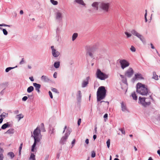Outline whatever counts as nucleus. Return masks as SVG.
<instances>
[{
  "label": "nucleus",
  "mask_w": 160,
  "mask_h": 160,
  "mask_svg": "<svg viewBox=\"0 0 160 160\" xmlns=\"http://www.w3.org/2000/svg\"><path fill=\"white\" fill-rule=\"evenodd\" d=\"M144 84L138 83L137 84L136 91L138 93L142 95H147L151 93L150 91Z\"/></svg>",
  "instance_id": "nucleus-1"
},
{
  "label": "nucleus",
  "mask_w": 160,
  "mask_h": 160,
  "mask_svg": "<svg viewBox=\"0 0 160 160\" xmlns=\"http://www.w3.org/2000/svg\"><path fill=\"white\" fill-rule=\"evenodd\" d=\"M106 92L107 90L104 86H102L98 88L97 92L98 102L100 101L105 98L106 95Z\"/></svg>",
  "instance_id": "nucleus-2"
},
{
  "label": "nucleus",
  "mask_w": 160,
  "mask_h": 160,
  "mask_svg": "<svg viewBox=\"0 0 160 160\" xmlns=\"http://www.w3.org/2000/svg\"><path fill=\"white\" fill-rule=\"evenodd\" d=\"M97 48L98 46L97 45L88 47L86 50V57L89 56L91 58L94 59V54L96 52Z\"/></svg>",
  "instance_id": "nucleus-3"
},
{
  "label": "nucleus",
  "mask_w": 160,
  "mask_h": 160,
  "mask_svg": "<svg viewBox=\"0 0 160 160\" xmlns=\"http://www.w3.org/2000/svg\"><path fill=\"white\" fill-rule=\"evenodd\" d=\"M151 99L152 102H154V100L152 97V95H150L149 97L148 98H143L139 97V102L143 106L146 107L147 106L150 105L151 104V101H149L148 102H146L147 99Z\"/></svg>",
  "instance_id": "nucleus-4"
},
{
  "label": "nucleus",
  "mask_w": 160,
  "mask_h": 160,
  "mask_svg": "<svg viewBox=\"0 0 160 160\" xmlns=\"http://www.w3.org/2000/svg\"><path fill=\"white\" fill-rule=\"evenodd\" d=\"M96 75L97 78L101 80H105L108 77V75L102 72L101 70L98 69L97 71Z\"/></svg>",
  "instance_id": "nucleus-5"
},
{
  "label": "nucleus",
  "mask_w": 160,
  "mask_h": 160,
  "mask_svg": "<svg viewBox=\"0 0 160 160\" xmlns=\"http://www.w3.org/2000/svg\"><path fill=\"white\" fill-rule=\"evenodd\" d=\"M110 6L109 3L102 2L101 4L100 8L105 12H107L108 11Z\"/></svg>",
  "instance_id": "nucleus-6"
},
{
  "label": "nucleus",
  "mask_w": 160,
  "mask_h": 160,
  "mask_svg": "<svg viewBox=\"0 0 160 160\" xmlns=\"http://www.w3.org/2000/svg\"><path fill=\"white\" fill-rule=\"evenodd\" d=\"M119 62L121 65V68L122 69H124L129 65V63L124 59L120 60Z\"/></svg>",
  "instance_id": "nucleus-7"
},
{
  "label": "nucleus",
  "mask_w": 160,
  "mask_h": 160,
  "mask_svg": "<svg viewBox=\"0 0 160 160\" xmlns=\"http://www.w3.org/2000/svg\"><path fill=\"white\" fill-rule=\"evenodd\" d=\"M55 14L56 19L59 21L62 20L63 18L62 12L59 11H58Z\"/></svg>",
  "instance_id": "nucleus-8"
},
{
  "label": "nucleus",
  "mask_w": 160,
  "mask_h": 160,
  "mask_svg": "<svg viewBox=\"0 0 160 160\" xmlns=\"http://www.w3.org/2000/svg\"><path fill=\"white\" fill-rule=\"evenodd\" d=\"M133 73L134 71L133 69L132 68H130L126 72L125 75L128 78H130L132 77Z\"/></svg>",
  "instance_id": "nucleus-9"
},
{
  "label": "nucleus",
  "mask_w": 160,
  "mask_h": 160,
  "mask_svg": "<svg viewBox=\"0 0 160 160\" xmlns=\"http://www.w3.org/2000/svg\"><path fill=\"white\" fill-rule=\"evenodd\" d=\"M136 79H144V78L142 77L141 74L137 73L135 75V77L132 79L133 80H135Z\"/></svg>",
  "instance_id": "nucleus-10"
},
{
  "label": "nucleus",
  "mask_w": 160,
  "mask_h": 160,
  "mask_svg": "<svg viewBox=\"0 0 160 160\" xmlns=\"http://www.w3.org/2000/svg\"><path fill=\"white\" fill-rule=\"evenodd\" d=\"M77 99L78 101L80 102L81 101L82 98V93L79 90L78 91L77 94L76 95Z\"/></svg>",
  "instance_id": "nucleus-11"
},
{
  "label": "nucleus",
  "mask_w": 160,
  "mask_h": 160,
  "mask_svg": "<svg viewBox=\"0 0 160 160\" xmlns=\"http://www.w3.org/2000/svg\"><path fill=\"white\" fill-rule=\"evenodd\" d=\"M89 79V77H88L86 78V80H83L82 83V88H84L87 86L88 83V80Z\"/></svg>",
  "instance_id": "nucleus-12"
},
{
  "label": "nucleus",
  "mask_w": 160,
  "mask_h": 160,
  "mask_svg": "<svg viewBox=\"0 0 160 160\" xmlns=\"http://www.w3.org/2000/svg\"><path fill=\"white\" fill-rule=\"evenodd\" d=\"M52 53L54 58L58 57L60 55V52L58 51H57L56 49L53 50V51H52Z\"/></svg>",
  "instance_id": "nucleus-13"
},
{
  "label": "nucleus",
  "mask_w": 160,
  "mask_h": 160,
  "mask_svg": "<svg viewBox=\"0 0 160 160\" xmlns=\"http://www.w3.org/2000/svg\"><path fill=\"white\" fill-rule=\"evenodd\" d=\"M68 137L64 135V136H63L60 141V143L62 144H65V142L67 139Z\"/></svg>",
  "instance_id": "nucleus-14"
},
{
  "label": "nucleus",
  "mask_w": 160,
  "mask_h": 160,
  "mask_svg": "<svg viewBox=\"0 0 160 160\" xmlns=\"http://www.w3.org/2000/svg\"><path fill=\"white\" fill-rule=\"evenodd\" d=\"M40 133V130L39 129H38V127H37L36 129L34 130L33 132V134L34 136L33 137H38L39 135V133Z\"/></svg>",
  "instance_id": "nucleus-15"
},
{
  "label": "nucleus",
  "mask_w": 160,
  "mask_h": 160,
  "mask_svg": "<svg viewBox=\"0 0 160 160\" xmlns=\"http://www.w3.org/2000/svg\"><path fill=\"white\" fill-rule=\"evenodd\" d=\"M41 79L44 82H48L50 79L48 78L46 76L43 75L41 77Z\"/></svg>",
  "instance_id": "nucleus-16"
},
{
  "label": "nucleus",
  "mask_w": 160,
  "mask_h": 160,
  "mask_svg": "<svg viewBox=\"0 0 160 160\" xmlns=\"http://www.w3.org/2000/svg\"><path fill=\"white\" fill-rule=\"evenodd\" d=\"M11 127V125L9 124V122H7V123L3 124L1 127V128L2 129H5L7 128Z\"/></svg>",
  "instance_id": "nucleus-17"
},
{
  "label": "nucleus",
  "mask_w": 160,
  "mask_h": 160,
  "mask_svg": "<svg viewBox=\"0 0 160 160\" xmlns=\"http://www.w3.org/2000/svg\"><path fill=\"white\" fill-rule=\"evenodd\" d=\"M131 32L133 35L136 36L138 38L139 37V36H141V35L134 29L132 30Z\"/></svg>",
  "instance_id": "nucleus-18"
},
{
  "label": "nucleus",
  "mask_w": 160,
  "mask_h": 160,
  "mask_svg": "<svg viewBox=\"0 0 160 160\" xmlns=\"http://www.w3.org/2000/svg\"><path fill=\"white\" fill-rule=\"evenodd\" d=\"M122 110L123 112H125L127 111L126 106L125 105H124L123 102L121 103Z\"/></svg>",
  "instance_id": "nucleus-19"
},
{
  "label": "nucleus",
  "mask_w": 160,
  "mask_h": 160,
  "mask_svg": "<svg viewBox=\"0 0 160 160\" xmlns=\"http://www.w3.org/2000/svg\"><path fill=\"white\" fill-rule=\"evenodd\" d=\"M152 78L156 80H158L159 79L158 76L157 75L156 72H153V76Z\"/></svg>",
  "instance_id": "nucleus-20"
},
{
  "label": "nucleus",
  "mask_w": 160,
  "mask_h": 160,
  "mask_svg": "<svg viewBox=\"0 0 160 160\" xmlns=\"http://www.w3.org/2000/svg\"><path fill=\"white\" fill-rule=\"evenodd\" d=\"M92 7L95 8L96 10H98V3L97 2H94L92 4Z\"/></svg>",
  "instance_id": "nucleus-21"
},
{
  "label": "nucleus",
  "mask_w": 160,
  "mask_h": 160,
  "mask_svg": "<svg viewBox=\"0 0 160 160\" xmlns=\"http://www.w3.org/2000/svg\"><path fill=\"white\" fill-rule=\"evenodd\" d=\"M72 132V130L70 128H68L67 130L66 131V132L65 134V135H66V136L68 137V136L70 134L71 132Z\"/></svg>",
  "instance_id": "nucleus-22"
},
{
  "label": "nucleus",
  "mask_w": 160,
  "mask_h": 160,
  "mask_svg": "<svg viewBox=\"0 0 160 160\" xmlns=\"http://www.w3.org/2000/svg\"><path fill=\"white\" fill-rule=\"evenodd\" d=\"M75 1L78 4L85 6V4L83 0H75Z\"/></svg>",
  "instance_id": "nucleus-23"
},
{
  "label": "nucleus",
  "mask_w": 160,
  "mask_h": 160,
  "mask_svg": "<svg viewBox=\"0 0 160 160\" xmlns=\"http://www.w3.org/2000/svg\"><path fill=\"white\" fill-rule=\"evenodd\" d=\"M24 116L22 114H20L17 115L15 117V118L18 119V121H19Z\"/></svg>",
  "instance_id": "nucleus-24"
},
{
  "label": "nucleus",
  "mask_w": 160,
  "mask_h": 160,
  "mask_svg": "<svg viewBox=\"0 0 160 160\" xmlns=\"http://www.w3.org/2000/svg\"><path fill=\"white\" fill-rule=\"evenodd\" d=\"M55 129L52 127H50L49 128V133L51 135L53 134L54 132Z\"/></svg>",
  "instance_id": "nucleus-25"
},
{
  "label": "nucleus",
  "mask_w": 160,
  "mask_h": 160,
  "mask_svg": "<svg viewBox=\"0 0 160 160\" xmlns=\"http://www.w3.org/2000/svg\"><path fill=\"white\" fill-rule=\"evenodd\" d=\"M14 132V130L13 128H11L9 129L6 132V133L13 134Z\"/></svg>",
  "instance_id": "nucleus-26"
},
{
  "label": "nucleus",
  "mask_w": 160,
  "mask_h": 160,
  "mask_svg": "<svg viewBox=\"0 0 160 160\" xmlns=\"http://www.w3.org/2000/svg\"><path fill=\"white\" fill-rule=\"evenodd\" d=\"M33 86L35 87V89H40L41 88V85L39 84H38L36 83H33Z\"/></svg>",
  "instance_id": "nucleus-27"
},
{
  "label": "nucleus",
  "mask_w": 160,
  "mask_h": 160,
  "mask_svg": "<svg viewBox=\"0 0 160 160\" xmlns=\"http://www.w3.org/2000/svg\"><path fill=\"white\" fill-rule=\"evenodd\" d=\"M8 82H3L0 85L1 86L4 88L3 90H5L6 87L8 85Z\"/></svg>",
  "instance_id": "nucleus-28"
},
{
  "label": "nucleus",
  "mask_w": 160,
  "mask_h": 160,
  "mask_svg": "<svg viewBox=\"0 0 160 160\" xmlns=\"http://www.w3.org/2000/svg\"><path fill=\"white\" fill-rule=\"evenodd\" d=\"M34 90V88L33 86H31L29 87L27 89V91L28 93H30Z\"/></svg>",
  "instance_id": "nucleus-29"
},
{
  "label": "nucleus",
  "mask_w": 160,
  "mask_h": 160,
  "mask_svg": "<svg viewBox=\"0 0 160 160\" xmlns=\"http://www.w3.org/2000/svg\"><path fill=\"white\" fill-rule=\"evenodd\" d=\"M29 159L30 160H36L35 155L33 153H31Z\"/></svg>",
  "instance_id": "nucleus-30"
},
{
  "label": "nucleus",
  "mask_w": 160,
  "mask_h": 160,
  "mask_svg": "<svg viewBox=\"0 0 160 160\" xmlns=\"http://www.w3.org/2000/svg\"><path fill=\"white\" fill-rule=\"evenodd\" d=\"M60 65V62L58 61V62H54V67L56 68H58Z\"/></svg>",
  "instance_id": "nucleus-31"
},
{
  "label": "nucleus",
  "mask_w": 160,
  "mask_h": 160,
  "mask_svg": "<svg viewBox=\"0 0 160 160\" xmlns=\"http://www.w3.org/2000/svg\"><path fill=\"white\" fill-rule=\"evenodd\" d=\"M139 39L142 41V42L143 43H146V41L144 38L143 37L142 35H141V36H139V37H138Z\"/></svg>",
  "instance_id": "nucleus-32"
},
{
  "label": "nucleus",
  "mask_w": 160,
  "mask_h": 160,
  "mask_svg": "<svg viewBox=\"0 0 160 160\" xmlns=\"http://www.w3.org/2000/svg\"><path fill=\"white\" fill-rule=\"evenodd\" d=\"M78 36V34L76 33H74L72 36V41H74Z\"/></svg>",
  "instance_id": "nucleus-33"
},
{
  "label": "nucleus",
  "mask_w": 160,
  "mask_h": 160,
  "mask_svg": "<svg viewBox=\"0 0 160 160\" xmlns=\"http://www.w3.org/2000/svg\"><path fill=\"white\" fill-rule=\"evenodd\" d=\"M0 29L2 30L3 33L4 35H7L8 32L6 29L3 28H0Z\"/></svg>",
  "instance_id": "nucleus-34"
},
{
  "label": "nucleus",
  "mask_w": 160,
  "mask_h": 160,
  "mask_svg": "<svg viewBox=\"0 0 160 160\" xmlns=\"http://www.w3.org/2000/svg\"><path fill=\"white\" fill-rule=\"evenodd\" d=\"M34 138V142L37 143L38 142L40 141V139L37 137H33Z\"/></svg>",
  "instance_id": "nucleus-35"
},
{
  "label": "nucleus",
  "mask_w": 160,
  "mask_h": 160,
  "mask_svg": "<svg viewBox=\"0 0 160 160\" xmlns=\"http://www.w3.org/2000/svg\"><path fill=\"white\" fill-rule=\"evenodd\" d=\"M132 96L133 99L135 100H137V97L136 96L134 92L133 93H132Z\"/></svg>",
  "instance_id": "nucleus-36"
},
{
  "label": "nucleus",
  "mask_w": 160,
  "mask_h": 160,
  "mask_svg": "<svg viewBox=\"0 0 160 160\" xmlns=\"http://www.w3.org/2000/svg\"><path fill=\"white\" fill-rule=\"evenodd\" d=\"M8 155L11 158H13L15 155L14 153L12 152H10L8 153Z\"/></svg>",
  "instance_id": "nucleus-37"
},
{
  "label": "nucleus",
  "mask_w": 160,
  "mask_h": 160,
  "mask_svg": "<svg viewBox=\"0 0 160 160\" xmlns=\"http://www.w3.org/2000/svg\"><path fill=\"white\" fill-rule=\"evenodd\" d=\"M6 113L5 112H3L2 113L1 115H0V118H1L0 119H2V120H3V119L5 117L6 115Z\"/></svg>",
  "instance_id": "nucleus-38"
},
{
  "label": "nucleus",
  "mask_w": 160,
  "mask_h": 160,
  "mask_svg": "<svg viewBox=\"0 0 160 160\" xmlns=\"http://www.w3.org/2000/svg\"><path fill=\"white\" fill-rule=\"evenodd\" d=\"M36 144H37V143H36L34 142L33 144L32 145V149H31V151L32 152H34L35 148L36 146Z\"/></svg>",
  "instance_id": "nucleus-39"
},
{
  "label": "nucleus",
  "mask_w": 160,
  "mask_h": 160,
  "mask_svg": "<svg viewBox=\"0 0 160 160\" xmlns=\"http://www.w3.org/2000/svg\"><path fill=\"white\" fill-rule=\"evenodd\" d=\"M36 144H37V143H36L34 142L33 144L32 145V149H31V151L32 152H34L35 148L36 146Z\"/></svg>",
  "instance_id": "nucleus-40"
},
{
  "label": "nucleus",
  "mask_w": 160,
  "mask_h": 160,
  "mask_svg": "<svg viewBox=\"0 0 160 160\" xmlns=\"http://www.w3.org/2000/svg\"><path fill=\"white\" fill-rule=\"evenodd\" d=\"M50 2L52 4L54 5H57L58 4V2L54 0H50Z\"/></svg>",
  "instance_id": "nucleus-41"
},
{
  "label": "nucleus",
  "mask_w": 160,
  "mask_h": 160,
  "mask_svg": "<svg viewBox=\"0 0 160 160\" xmlns=\"http://www.w3.org/2000/svg\"><path fill=\"white\" fill-rule=\"evenodd\" d=\"M15 67H8V68H7L6 69H5V71L6 72H8L10 70H11L12 69H13L15 68Z\"/></svg>",
  "instance_id": "nucleus-42"
},
{
  "label": "nucleus",
  "mask_w": 160,
  "mask_h": 160,
  "mask_svg": "<svg viewBox=\"0 0 160 160\" xmlns=\"http://www.w3.org/2000/svg\"><path fill=\"white\" fill-rule=\"evenodd\" d=\"M107 146L108 148L110 147V139H108L107 141L106 142Z\"/></svg>",
  "instance_id": "nucleus-43"
},
{
  "label": "nucleus",
  "mask_w": 160,
  "mask_h": 160,
  "mask_svg": "<svg viewBox=\"0 0 160 160\" xmlns=\"http://www.w3.org/2000/svg\"><path fill=\"white\" fill-rule=\"evenodd\" d=\"M130 50L132 52H135L136 51V48L133 46H131Z\"/></svg>",
  "instance_id": "nucleus-44"
},
{
  "label": "nucleus",
  "mask_w": 160,
  "mask_h": 160,
  "mask_svg": "<svg viewBox=\"0 0 160 160\" xmlns=\"http://www.w3.org/2000/svg\"><path fill=\"white\" fill-rule=\"evenodd\" d=\"M1 24V27L5 26V27H11L12 26V25H7L5 24H4V23H2Z\"/></svg>",
  "instance_id": "nucleus-45"
},
{
  "label": "nucleus",
  "mask_w": 160,
  "mask_h": 160,
  "mask_svg": "<svg viewBox=\"0 0 160 160\" xmlns=\"http://www.w3.org/2000/svg\"><path fill=\"white\" fill-rule=\"evenodd\" d=\"M96 156V153L95 151H92L91 152V157L92 158H94Z\"/></svg>",
  "instance_id": "nucleus-46"
},
{
  "label": "nucleus",
  "mask_w": 160,
  "mask_h": 160,
  "mask_svg": "<svg viewBox=\"0 0 160 160\" xmlns=\"http://www.w3.org/2000/svg\"><path fill=\"white\" fill-rule=\"evenodd\" d=\"M125 34L126 35L127 37L128 38H129L131 36V34L130 33H129L127 32H125Z\"/></svg>",
  "instance_id": "nucleus-47"
},
{
  "label": "nucleus",
  "mask_w": 160,
  "mask_h": 160,
  "mask_svg": "<svg viewBox=\"0 0 160 160\" xmlns=\"http://www.w3.org/2000/svg\"><path fill=\"white\" fill-rule=\"evenodd\" d=\"M51 90L53 92H54L56 93H58V92L57 89L55 88H52Z\"/></svg>",
  "instance_id": "nucleus-48"
},
{
  "label": "nucleus",
  "mask_w": 160,
  "mask_h": 160,
  "mask_svg": "<svg viewBox=\"0 0 160 160\" xmlns=\"http://www.w3.org/2000/svg\"><path fill=\"white\" fill-rule=\"evenodd\" d=\"M119 130L121 131L122 134H125V131L122 128H120L119 129Z\"/></svg>",
  "instance_id": "nucleus-49"
},
{
  "label": "nucleus",
  "mask_w": 160,
  "mask_h": 160,
  "mask_svg": "<svg viewBox=\"0 0 160 160\" xmlns=\"http://www.w3.org/2000/svg\"><path fill=\"white\" fill-rule=\"evenodd\" d=\"M28 98V97L27 96H25L23 97L22 98V100L23 101H26L27 100Z\"/></svg>",
  "instance_id": "nucleus-50"
},
{
  "label": "nucleus",
  "mask_w": 160,
  "mask_h": 160,
  "mask_svg": "<svg viewBox=\"0 0 160 160\" xmlns=\"http://www.w3.org/2000/svg\"><path fill=\"white\" fill-rule=\"evenodd\" d=\"M49 94L50 97L51 98H53V96L52 92L50 91H49L48 92Z\"/></svg>",
  "instance_id": "nucleus-51"
},
{
  "label": "nucleus",
  "mask_w": 160,
  "mask_h": 160,
  "mask_svg": "<svg viewBox=\"0 0 160 160\" xmlns=\"http://www.w3.org/2000/svg\"><path fill=\"white\" fill-rule=\"evenodd\" d=\"M81 122V119H80V118L79 119L78 121V126H79L80 125Z\"/></svg>",
  "instance_id": "nucleus-52"
},
{
  "label": "nucleus",
  "mask_w": 160,
  "mask_h": 160,
  "mask_svg": "<svg viewBox=\"0 0 160 160\" xmlns=\"http://www.w3.org/2000/svg\"><path fill=\"white\" fill-rule=\"evenodd\" d=\"M147 13L145 12L144 17H145V22H147Z\"/></svg>",
  "instance_id": "nucleus-53"
},
{
  "label": "nucleus",
  "mask_w": 160,
  "mask_h": 160,
  "mask_svg": "<svg viewBox=\"0 0 160 160\" xmlns=\"http://www.w3.org/2000/svg\"><path fill=\"white\" fill-rule=\"evenodd\" d=\"M122 82L123 83H124L125 84L127 83V80L126 78H124L123 81H122Z\"/></svg>",
  "instance_id": "nucleus-54"
},
{
  "label": "nucleus",
  "mask_w": 160,
  "mask_h": 160,
  "mask_svg": "<svg viewBox=\"0 0 160 160\" xmlns=\"http://www.w3.org/2000/svg\"><path fill=\"white\" fill-rule=\"evenodd\" d=\"M23 59H24V58H22V60L20 62L19 64H23L24 63V61Z\"/></svg>",
  "instance_id": "nucleus-55"
},
{
  "label": "nucleus",
  "mask_w": 160,
  "mask_h": 160,
  "mask_svg": "<svg viewBox=\"0 0 160 160\" xmlns=\"http://www.w3.org/2000/svg\"><path fill=\"white\" fill-rule=\"evenodd\" d=\"M57 72H55L54 73V74H53V77L54 78H57Z\"/></svg>",
  "instance_id": "nucleus-56"
},
{
  "label": "nucleus",
  "mask_w": 160,
  "mask_h": 160,
  "mask_svg": "<svg viewBox=\"0 0 160 160\" xmlns=\"http://www.w3.org/2000/svg\"><path fill=\"white\" fill-rule=\"evenodd\" d=\"M22 146H20L19 147V154L20 155L21 154V150L22 149Z\"/></svg>",
  "instance_id": "nucleus-57"
},
{
  "label": "nucleus",
  "mask_w": 160,
  "mask_h": 160,
  "mask_svg": "<svg viewBox=\"0 0 160 160\" xmlns=\"http://www.w3.org/2000/svg\"><path fill=\"white\" fill-rule=\"evenodd\" d=\"M108 117V114L107 113L105 114L103 118H105V119L106 118H107Z\"/></svg>",
  "instance_id": "nucleus-58"
},
{
  "label": "nucleus",
  "mask_w": 160,
  "mask_h": 160,
  "mask_svg": "<svg viewBox=\"0 0 160 160\" xmlns=\"http://www.w3.org/2000/svg\"><path fill=\"white\" fill-rule=\"evenodd\" d=\"M29 79L30 80L33 82L34 81V79L32 77H30L29 78Z\"/></svg>",
  "instance_id": "nucleus-59"
},
{
  "label": "nucleus",
  "mask_w": 160,
  "mask_h": 160,
  "mask_svg": "<svg viewBox=\"0 0 160 160\" xmlns=\"http://www.w3.org/2000/svg\"><path fill=\"white\" fill-rule=\"evenodd\" d=\"M75 139H74L72 141V146H73L74 145V144L75 143Z\"/></svg>",
  "instance_id": "nucleus-60"
},
{
  "label": "nucleus",
  "mask_w": 160,
  "mask_h": 160,
  "mask_svg": "<svg viewBox=\"0 0 160 160\" xmlns=\"http://www.w3.org/2000/svg\"><path fill=\"white\" fill-rule=\"evenodd\" d=\"M120 77H121V78H122V81H123L124 78H125L124 77V76H123V75H120Z\"/></svg>",
  "instance_id": "nucleus-61"
},
{
  "label": "nucleus",
  "mask_w": 160,
  "mask_h": 160,
  "mask_svg": "<svg viewBox=\"0 0 160 160\" xmlns=\"http://www.w3.org/2000/svg\"><path fill=\"white\" fill-rule=\"evenodd\" d=\"M28 97L29 98H33V95H28Z\"/></svg>",
  "instance_id": "nucleus-62"
},
{
  "label": "nucleus",
  "mask_w": 160,
  "mask_h": 160,
  "mask_svg": "<svg viewBox=\"0 0 160 160\" xmlns=\"http://www.w3.org/2000/svg\"><path fill=\"white\" fill-rule=\"evenodd\" d=\"M14 112L15 114H18L19 113V111L18 110H15L14 111Z\"/></svg>",
  "instance_id": "nucleus-63"
},
{
  "label": "nucleus",
  "mask_w": 160,
  "mask_h": 160,
  "mask_svg": "<svg viewBox=\"0 0 160 160\" xmlns=\"http://www.w3.org/2000/svg\"><path fill=\"white\" fill-rule=\"evenodd\" d=\"M60 157V153H58L57 155V157L56 158L58 159L59 158V157Z\"/></svg>",
  "instance_id": "nucleus-64"
}]
</instances>
